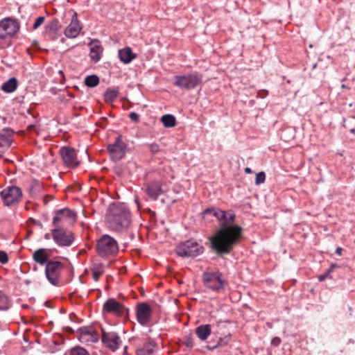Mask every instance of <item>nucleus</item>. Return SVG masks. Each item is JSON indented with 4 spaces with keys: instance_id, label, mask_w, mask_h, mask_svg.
Returning a JSON list of instances; mask_svg holds the SVG:
<instances>
[{
    "instance_id": "obj_1",
    "label": "nucleus",
    "mask_w": 355,
    "mask_h": 355,
    "mask_svg": "<svg viewBox=\"0 0 355 355\" xmlns=\"http://www.w3.org/2000/svg\"><path fill=\"white\" fill-rule=\"evenodd\" d=\"M205 214H212L219 222V229L209 239L211 248L218 255L230 254L242 239L243 228L235 225V214L232 211L207 209Z\"/></svg>"
},
{
    "instance_id": "obj_2",
    "label": "nucleus",
    "mask_w": 355,
    "mask_h": 355,
    "mask_svg": "<svg viewBox=\"0 0 355 355\" xmlns=\"http://www.w3.org/2000/svg\"><path fill=\"white\" fill-rule=\"evenodd\" d=\"M107 222L110 229L116 232L123 231L131 223V214L124 204L112 203L108 209Z\"/></svg>"
},
{
    "instance_id": "obj_3",
    "label": "nucleus",
    "mask_w": 355,
    "mask_h": 355,
    "mask_svg": "<svg viewBox=\"0 0 355 355\" xmlns=\"http://www.w3.org/2000/svg\"><path fill=\"white\" fill-rule=\"evenodd\" d=\"M202 282L206 288L218 293L224 291L225 286L228 285L227 281L223 278V274L218 270L204 271Z\"/></svg>"
},
{
    "instance_id": "obj_4",
    "label": "nucleus",
    "mask_w": 355,
    "mask_h": 355,
    "mask_svg": "<svg viewBox=\"0 0 355 355\" xmlns=\"http://www.w3.org/2000/svg\"><path fill=\"white\" fill-rule=\"evenodd\" d=\"M97 254L101 257L115 256L119 252V245L115 239L108 234L101 236L95 245Z\"/></svg>"
},
{
    "instance_id": "obj_5",
    "label": "nucleus",
    "mask_w": 355,
    "mask_h": 355,
    "mask_svg": "<svg viewBox=\"0 0 355 355\" xmlns=\"http://www.w3.org/2000/svg\"><path fill=\"white\" fill-rule=\"evenodd\" d=\"M202 80V75L198 73H189L174 77L173 85L181 89L190 90L196 87Z\"/></svg>"
},
{
    "instance_id": "obj_6",
    "label": "nucleus",
    "mask_w": 355,
    "mask_h": 355,
    "mask_svg": "<svg viewBox=\"0 0 355 355\" xmlns=\"http://www.w3.org/2000/svg\"><path fill=\"white\" fill-rule=\"evenodd\" d=\"M64 268V264L59 261L50 260L45 266V276L52 285H60V276Z\"/></svg>"
},
{
    "instance_id": "obj_7",
    "label": "nucleus",
    "mask_w": 355,
    "mask_h": 355,
    "mask_svg": "<svg viewBox=\"0 0 355 355\" xmlns=\"http://www.w3.org/2000/svg\"><path fill=\"white\" fill-rule=\"evenodd\" d=\"M175 251L182 257H196L203 252L204 248L196 241L188 240L180 243Z\"/></svg>"
},
{
    "instance_id": "obj_8",
    "label": "nucleus",
    "mask_w": 355,
    "mask_h": 355,
    "mask_svg": "<svg viewBox=\"0 0 355 355\" xmlns=\"http://www.w3.org/2000/svg\"><path fill=\"white\" fill-rule=\"evenodd\" d=\"M51 234L54 242L60 247L71 246L74 241L73 232L62 227L53 229Z\"/></svg>"
},
{
    "instance_id": "obj_9",
    "label": "nucleus",
    "mask_w": 355,
    "mask_h": 355,
    "mask_svg": "<svg viewBox=\"0 0 355 355\" xmlns=\"http://www.w3.org/2000/svg\"><path fill=\"white\" fill-rule=\"evenodd\" d=\"M1 196L4 205L10 207L20 202L22 198V191L18 187L10 186L1 192Z\"/></svg>"
},
{
    "instance_id": "obj_10",
    "label": "nucleus",
    "mask_w": 355,
    "mask_h": 355,
    "mask_svg": "<svg viewBox=\"0 0 355 355\" xmlns=\"http://www.w3.org/2000/svg\"><path fill=\"white\" fill-rule=\"evenodd\" d=\"M103 311L117 317L128 316L129 309L114 298L107 300L103 306Z\"/></svg>"
},
{
    "instance_id": "obj_11",
    "label": "nucleus",
    "mask_w": 355,
    "mask_h": 355,
    "mask_svg": "<svg viewBox=\"0 0 355 355\" xmlns=\"http://www.w3.org/2000/svg\"><path fill=\"white\" fill-rule=\"evenodd\" d=\"M101 342L104 347L112 352L117 350L121 344V338L116 332L107 331L102 327Z\"/></svg>"
},
{
    "instance_id": "obj_12",
    "label": "nucleus",
    "mask_w": 355,
    "mask_h": 355,
    "mask_svg": "<svg viewBox=\"0 0 355 355\" xmlns=\"http://www.w3.org/2000/svg\"><path fill=\"white\" fill-rule=\"evenodd\" d=\"M76 336L80 342L93 344L98 341L99 334L92 326L83 327L76 331Z\"/></svg>"
},
{
    "instance_id": "obj_13",
    "label": "nucleus",
    "mask_w": 355,
    "mask_h": 355,
    "mask_svg": "<svg viewBox=\"0 0 355 355\" xmlns=\"http://www.w3.org/2000/svg\"><path fill=\"white\" fill-rule=\"evenodd\" d=\"M125 148L126 144L122 140L121 135H119L114 143L109 144L107 146L111 159L114 162H118L123 158L125 154Z\"/></svg>"
},
{
    "instance_id": "obj_14",
    "label": "nucleus",
    "mask_w": 355,
    "mask_h": 355,
    "mask_svg": "<svg viewBox=\"0 0 355 355\" xmlns=\"http://www.w3.org/2000/svg\"><path fill=\"white\" fill-rule=\"evenodd\" d=\"M19 28L18 22L14 19L6 18L0 21V39L12 37Z\"/></svg>"
},
{
    "instance_id": "obj_15",
    "label": "nucleus",
    "mask_w": 355,
    "mask_h": 355,
    "mask_svg": "<svg viewBox=\"0 0 355 355\" xmlns=\"http://www.w3.org/2000/svg\"><path fill=\"white\" fill-rule=\"evenodd\" d=\"M153 310L146 302H140L137 305L136 315L138 322L142 326L149 324L152 318Z\"/></svg>"
},
{
    "instance_id": "obj_16",
    "label": "nucleus",
    "mask_w": 355,
    "mask_h": 355,
    "mask_svg": "<svg viewBox=\"0 0 355 355\" xmlns=\"http://www.w3.org/2000/svg\"><path fill=\"white\" fill-rule=\"evenodd\" d=\"M60 155L66 166L69 167H76L79 164V162L77 161L76 150L72 147H62L60 149Z\"/></svg>"
},
{
    "instance_id": "obj_17",
    "label": "nucleus",
    "mask_w": 355,
    "mask_h": 355,
    "mask_svg": "<svg viewBox=\"0 0 355 355\" xmlns=\"http://www.w3.org/2000/svg\"><path fill=\"white\" fill-rule=\"evenodd\" d=\"M76 219V214L69 209L65 208L58 211L56 215L53 219V225L55 227H60L59 225L60 223L65 220H70L75 222Z\"/></svg>"
},
{
    "instance_id": "obj_18",
    "label": "nucleus",
    "mask_w": 355,
    "mask_h": 355,
    "mask_svg": "<svg viewBox=\"0 0 355 355\" xmlns=\"http://www.w3.org/2000/svg\"><path fill=\"white\" fill-rule=\"evenodd\" d=\"M145 193L153 200H157L162 193V184L160 181L153 180L145 184Z\"/></svg>"
},
{
    "instance_id": "obj_19",
    "label": "nucleus",
    "mask_w": 355,
    "mask_h": 355,
    "mask_svg": "<svg viewBox=\"0 0 355 355\" xmlns=\"http://www.w3.org/2000/svg\"><path fill=\"white\" fill-rule=\"evenodd\" d=\"M81 30L77 19L76 13L74 14L70 24L65 28L64 35L69 38L77 37Z\"/></svg>"
},
{
    "instance_id": "obj_20",
    "label": "nucleus",
    "mask_w": 355,
    "mask_h": 355,
    "mask_svg": "<svg viewBox=\"0 0 355 355\" xmlns=\"http://www.w3.org/2000/svg\"><path fill=\"white\" fill-rule=\"evenodd\" d=\"M50 250L46 248H40L36 250L33 254V259L36 263L41 266L46 265L51 260L49 259V254L48 251Z\"/></svg>"
},
{
    "instance_id": "obj_21",
    "label": "nucleus",
    "mask_w": 355,
    "mask_h": 355,
    "mask_svg": "<svg viewBox=\"0 0 355 355\" xmlns=\"http://www.w3.org/2000/svg\"><path fill=\"white\" fill-rule=\"evenodd\" d=\"M12 130L9 128H4L0 132V148L2 149V151L6 150L10 146L12 141Z\"/></svg>"
},
{
    "instance_id": "obj_22",
    "label": "nucleus",
    "mask_w": 355,
    "mask_h": 355,
    "mask_svg": "<svg viewBox=\"0 0 355 355\" xmlns=\"http://www.w3.org/2000/svg\"><path fill=\"white\" fill-rule=\"evenodd\" d=\"M90 52L89 56L91 60L94 62H97L101 58L103 53V47L98 40H93L89 44Z\"/></svg>"
},
{
    "instance_id": "obj_23",
    "label": "nucleus",
    "mask_w": 355,
    "mask_h": 355,
    "mask_svg": "<svg viewBox=\"0 0 355 355\" xmlns=\"http://www.w3.org/2000/svg\"><path fill=\"white\" fill-rule=\"evenodd\" d=\"M157 347V344L154 340H149L146 342L142 347L137 349L136 354L137 355H153L155 348Z\"/></svg>"
},
{
    "instance_id": "obj_24",
    "label": "nucleus",
    "mask_w": 355,
    "mask_h": 355,
    "mask_svg": "<svg viewBox=\"0 0 355 355\" xmlns=\"http://www.w3.org/2000/svg\"><path fill=\"white\" fill-rule=\"evenodd\" d=\"M119 57L121 62L128 64L136 58V55L132 53L130 47H125L119 51Z\"/></svg>"
},
{
    "instance_id": "obj_25",
    "label": "nucleus",
    "mask_w": 355,
    "mask_h": 355,
    "mask_svg": "<svg viewBox=\"0 0 355 355\" xmlns=\"http://www.w3.org/2000/svg\"><path fill=\"white\" fill-rule=\"evenodd\" d=\"M211 332L209 324H202L196 329V334L201 340H206L210 336Z\"/></svg>"
},
{
    "instance_id": "obj_26",
    "label": "nucleus",
    "mask_w": 355,
    "mask_h": 355,
    "mask_svg": "<svg viewBox=\"0 0 355 355\" xmlns=\"http://www.w3.org/2000/svg\"><path fill=\"white\" fill-rule=\"evenodd\" d=\"M11 306L12 300L6 293H4L2 291H0V311H8L11 307Z\"/></svg>"
},
{
    "instance_id": "obj_27",
    "label": "nucleus",
    "mask_w": 355,
    "mask_h": 355,
    "mask_svg": "<svg viewBox=\"0 0 355 355\" xmlns=\"http://www.w3.org/2000/svg\"><path fill=\"white\" fill-rule=\"evenodd\" d=\"M17 83L15 78H11L2 85L1 89L6 93L13 92L17 89Z\"/></svg>"
},
{
    "instance_id": "obj_28",
    "label": "nucleus",
    "mask_w": 355,
    "mask_h": 355,
    "mask_svg": "<svg viewBox=\"0 0 355 355\" xmlns=\"http://www.w3.org/2000/svg\"><path fill=\"white\" fill-rule=\"evenodd\" d=\"M92 276L95 282H97L99 277L103 274V265L101 263H94L92 264Z\"/></svg>"
},
{
    "instance_id": "obj_29",
    "label": "nucleus",
    "mask_w": 355,
    "mask_h": 355,
    "mask_svg": "<svg viewBox=\"0 0 355 355\" xmlns=\"http://www.w3.org/2000/svg\"><path fill=\"white\" fill-rule=\"evenodd\" d=\"M161 121L166 128H172L176 125V119L173 115L165 114L161 117Z\"/></svg>"
},
{
    "instance_id": "obj_30",
    "label": "nucleus",
    "mask_w": 355,
    "mask_h": 355,
    "mask_svg": "<svg viewBox=\"0 0 355 355\" xmlns=\"http://www.w3.org/2000/svg\"><path fill=\"white\" fill-rule=\"evenodd\" d=\"M119 91L112 88H107L104 94V98L107 103L113 102L117 97Z\"/></svg>"
},
{
    "instance_id": "obj_31",
    "label": "nucleus",
    "mask_w": 355,
    "mask_h": 355,
    "mask_svg": "<svg viewBox=\"0 0 355 355\" xmlns=\"http://www.w3.org/2000/svg\"><path fill=\"white\" fill-rule=\"evenodd\" d=\"M61 26L57 19H53L46 25V31L55 33L60 28Z\"/></svg>"
},
{
    "instance_id": "obj_32",
    "label": "nucleus",
    "mask_w": 355,
    "mask_h": 355,
    "mask_svg": "<svg viewBox=\"0 0 355 355\" xmlns=\"http://www.w3.org/2000/svg\"><path fill=\"white\" fill-rule=\"evenodd\" d=\"M85 84L89 87H94L99 83V78L96 75H90L85 78Z\"/></svg>"
},
{
    "instance_id": "obj_33",
    "label": "nucleus",
    "mask_w": 355,
    "mask_h": 355,
    "mask_svg": "<svg viewBox=\"0 0 355 355\" xmlns=\"http://www.w3.org/2000/svg\"><path fill=\"white\" fill-rule=\"evenodd\" d=\"M69 355H89V352L81 347H76L70 350Z\"/></svg>"
},
{
    "instance_id": "obj_34",
    "label": "nucleus",
    "mask_w": 355,
    "mask_h": 355,
    "mask_svg": "<svg viewBox=\"0 0 355 355\" xmlns=\"http://www.w3.org/2000/svg\"><path fill=\"white\" fill-rule=\"evenodd\" d=\"M266 179V175L263 171L259 172L256 175L255 183L259 184L263 183Z\"/></svg>"
},
{
    "instance_id": "obj_35",
    "label": "nucleus",
    "mask_w": 355,
    "mask_h": 355,
    "mask_svg": "<svg viewBox=\"0 0 355 355\" xmlns=\"http://www.w3.org/2000/svg\"><path fill=\"white\" fill-rule=\"evenodd\" d=\"M44 19H45V18L43 16H40V17H37L35 19V22H34V24L33 25V29L35 30L39 26H40L44 23Z\"/></svg>"
},
{
    "instance_id": "obj_36",
    "label": "nucleus",
    "mask_w": 355,
    "mask_h": 355,
    "mask_svg": "<svg viewBox=\"0 0 355 355\" xmlns=\"http://www.w3.org/2000/svg\"><path fill=\"white\" fill-rule=\"evenodd\" d=\"M8 261V254L5 251H0V263L5 264Z\"/></svg>"
},
{
    "instance_id": "obj_37",
    "label": "nucleus",
    "mask_w": 355,
    "mask_h": 355,
    "mask_svg": "<svg viewBox=\"0 0 355 355\" xmlns=\"http://www.w3.org/2000/svg\"><path fill=\"white\" fill-rule=\"evenodd\" d=\"M129 118L132 121L135 123H138L139 120V114L133 112L129 114Z\"/></svg>"
},
{
    "instance_id": "obj_38",
    "label": "nucleus",
    "mask_w": 355,
    "mask_h": 355,
    "mask_svg": "<svg viewBox=\"0 0 355 355\" xmlns=\"http://www.w3.org/2000/svg\"><path fill=\"white\" fill-rule=\"evenodd\" d=\"M150 150L153 153H157L159 150V146L157 144L153 143L150 145Z\"/></svg>"
},
{
    "instance_id": "obj_39",
    "label": "nucleus",
    "mask_w": 355,
    "mask_h": 355,
    "mask_svg": "<svg viewBox=\"0 0 355 355\" xmlns=\"http://www.w3.org/2000/svg\"><path fill=\"white\" fill-rule=\"evenodd\" d=\"M281 343V340L279 338H274L272 340H271V344L274 346H277L280 344Z\"/></svg>"
},
{
    "instance_id": "obj_40",
    "label": "nucleus",
    "mask_w": 355,
    "mask_h": 355,
    "mask_svg": "<svg viewBox=\"0 0 355 355\" xmlns=\"http://www.w3.org/2000/svg\"><path fill=\"white\" fill-rule=\"evenodd\" d=\"M344 126L347 128H349V130L351 132L354 133L355 132V128H350L349 125L348 124V121H344Z\"/></svg>"
},
{
    "instance_id": "obj_41",
    "label": "nucleus",
    "mask_w": 355,
    "mask_h": 355,
    "mask_svg": "<svg viewBox=\"0 0 355 355\" xmlns=\"http://www.w3.org/2000/svg\"><path fill=\"white\" fill-rule=\"evenodd\" d=\"M226 344H227V343L224 342V340H223V339L220 338V339H219V340H218V342L217 345H216V346H214V347H213V349H214V348H216L217 346H224V345H226Z\"/></svg>"
},
{
    "instance_id": "obj_42",
    "label": "nucleus",
    "mask_w": 355,
    "mask_h": 355,
    "mask_svg": "<svg viewBox=\"0 0 355 355\" xmlns=\"http://www.w3.org/2000/svg\"><path fill=\"white\" fill-rule=\"evenodd\" d=\"M64 330L65 331H67V333H69V334H73L74 333L73 329L72 328L69 327H64Z\"/></svg>"
},
{
    "instance_id": "obj_43",
    "label": "nucleus",
    "mask_w": 355,
    "mask_h": 355,
    "mask_svg": "<svg viewBox=\"0 0 355 355\" xmlns=\"http://www.w3.org/2000/svg\"><path fill=\"white\" fill-rule=\"evenodd\" d=\"M29 220L32 221V223L35 224V225H38L40 226H42V223L40 221H37V220H35L33 218H30Z\"/></svg>"
},
{
    "instance_id": "obj_44",
    "label": "nucleus",
    "mask_w": 355,
    "mask_h": 355,
    "mask_svg": "<svg viewBox=\"0 0 355 355\" xmlns=\"http://www.w3.org/2000/svg\"><path fill=\"white\" fill-rule=\"evenodd\" d=\"M342 251H343V248H340V247H338L336 249V253L338 255H341L342 254Z\"/></svg>"
},
{
    "instance_id": "obj_45",
    "label": "nucleus",
    "mask_w": 355,
    "mask_h": 355,
    "mask_svg": "<svg viewBox=\"0 0 355 355\" xmlns=\"http://www.w3.org/2000/svg\"><path fill=\"white\" fill-rule=\"evenodd\" d=\"M186 345L189 347H193V341L191 340L188 339L186 342Z\"/></svg>"
},
{
    "instance_id": "obj_46",
    "label": "nucleus",
    "mask_w": 355,
    "mask_h": 355,
    "mask_svg": "<svg viewBox=\"0 0 355 355\" xmlns=\"http://www.w3.org/2000/svg\"><path fill=\"white\" fill-rule=\"evenodd\" d=\"M327 275H321L318 277L319 281L322 282L326 278Z\"/></svg>"
},
{
    "instance_id": "obj_47",
    "label": "nucleus",
    "mask_w": 355,
    "mask_h": 355,
    "mask_svg": "<svg viewBox=\"0 0 355 355\" xmlns=\"http://www.w3.org/2000/svg\"><path fill=\"white\" fill-rule=\"evenodd\" d=\"M245 172L246 173H251L252 171V170H251V168H250L246 167V168H245Z\"/></svg>"
},
{
    "instance_id": "obj_48",
    "label": "nucleus",
    "mask_w": 355,
    "mask_h": 355,
    "mask_svg": "<svg viewBox=\"0 0 355 355\" xmlns=\"http://www.w3.org/2000/svg\"><path fill=\"white\" fill-rule=\"evenodd\" d=\"M135 202H137V205H138V207L139 208L140 207V204H139V202L137 199L135 200Z\"/></svg>"
},
{
    "instance_id": "obj_49",
    "label": "nucleus",
    "mask_w": 355,
    "mask_h": 355,
    "mask_svg": "<svg viewBox=\"0 0 355 355\" xmlns=\"http://www.w3.org/2000/svg\"><path fill=\"white\" fill-rule=\"evenodd\" d=\"M49 238V236L48 234H45V239H48Z\"/></svg>"
}]
</instances>
